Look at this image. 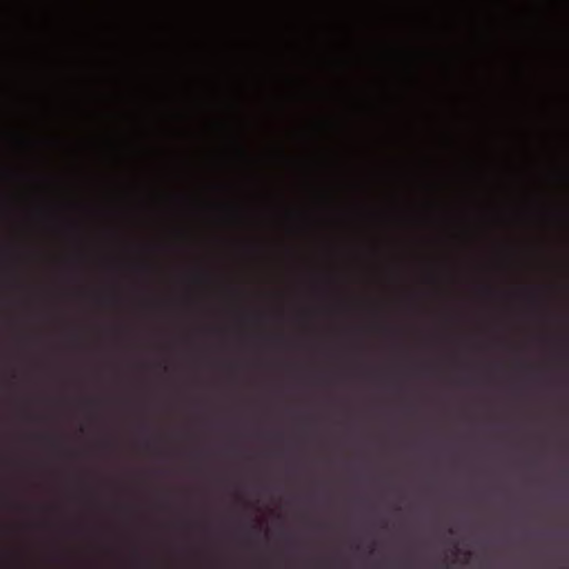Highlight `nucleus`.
I'll return each instance as SVG.
<instances>
[{
  "mask_svg": "<svg viewBox=\"0 0 569 569\" xmlns=\"http://www.w3.org/2000/svg\"><path fill=\"white\" fill-rule=\"evenodd\" d=\"M148 565H149V561H148V560H143V561L141 562V566H143V567H146V566H148Z\"/></svg>",
  "mask_w": 569,
  "mask_h": 569,
  "instance_id": "obj_1",
  "label": "nucleus"
}]
</instances>
